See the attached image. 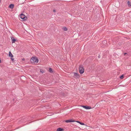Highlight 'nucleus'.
I'll return each mask as SVG.
<instances>
[{
	"label": "nucleus",
	"instance_id": "2",
	"mask_svg": "<svg viewBox=\"0 0 131 131\" xmlns=\"http://www.w3.org/2000/svg\"><path fill=\"white\" fill-rule=\"evenodd\" d=\"M31 61L32 63H37L38 61V60L36 58L33 57L31 59Z\"/></svg>",
	"mask_w": 131,
	"mask_h": 131
},
{
	"label": "nucleus",
	"instance_id": "16",
	"mask_svg": "<svg viewBox=\"0 0 131 131\" xmlns=\"http://www.w3.org/2000/svg\"><path fill=\"white\" fill-rule=\"evenodd\" d=\"M40 71L41 72H42V73L43 72L42 71H41V70H40Z\"/></svg>",
	"mask_w": 131,
	"mask_h": 131
},
{
	"label": "nucleus",
	"instance_id": "15",
	"mask_svg": "<svg viewBox=\"0 0 131 131\" xmlns=\"http://www.w3.org/2000/svg\"><path fill=\"white\" fill-rule=\"evenodd\" d=\"M123 77H124V75H122L120 77V78L122 79H123Z\"/></svg>",
	"mask_w": 131,
	"mask_h": 131
},
{
	"label": "nucleus",
	"instance_id": "1",
	"mask_svg": "<svg viewBox=\"0 0 131 131\" xmlns=\"http://www.w3.org/2000/svg\"><path fill=\"white\" fill-rule=\"evenodd\" d=\"M79 71L80 74H82L84 72V69L83 66H80L79 67Z\"/></svg>",
	"mask_w": 131,
	"mask_h": 131
},
{
	"label": "nucleus",
	"instance_id": "4",
	"mask_svg": "<svg viewBox=\"0 0 131 131\" xmlns=\"http://www.w3.org/2000/svg\"><path fill=\"white\" fill-rule=\"evenodd\" d=\"M83 107L85 108L86 109H89L91 108V106H82Z\"/></svg>",
	"mask_w": 131,
	"mask_h": 131
},
{
	"label": "nucleus",
	"instance_id": "9",
	"mask_svg": "<svg viewBox=\"0 0 131 131\" xmlns=\"http://www.w3.org/2000/svg\"><path fill=\"white\" fill-rule=\"evenodd\" d=\"M64 129L63 128H58L57 129V131H63Z\"/></svg>",
	"mask_w": 131,
	"mask_h": 131
},
{
	"label": "nucleus",
	"instance_id": "3",
	"mask_svg": "<svg viewBox=\"0 0 131 131\" xmlns=\"http://www.w3.org/2000/svg\"><path fill=\"white\" fill-rule=\"evenodd\" d=\"M20 18L24 20L25 18V16L23 14H21L20 15Z\"/></svg>",
	"mask_w": 131,
	"mask_h": 131
},
{
	"label": "nucleus",
	"instance_id": "21",
	"mask_svg": "<svg viewBox=\"0 0 131 131\" xmlns=\"http://www.w3.org/2000/svg\"><path fill=\"white\" fill-rule=\"evenodd\" d=\"M1 60L0 59V63H1Z\"/></svg>",
	"mask_w": 131,
	"mask_h": 131
},
{
	"label": "nucleus",
	"instance_id": "20",
	"mask_svg": "<svg viewBox=\"0 0 131 131\" xmlns=\"http://www.w3.org/2000/svg\"><path fill=\"white\" fill-rule=\"evenodd\" d=\"M22 60H25V59H24V58H23V59H22Z\"/></svg>",
	"mask_w": 131,
	"mask_h": 131
},
{
	"label": "nucleus",
	"instance_id": "10",
	"mask_svg": "<svg viewBox=\"0 0 131 131\" xmlns=\"http://www.w3.org/2000/svg\"><path fill=\"white\" fill-rule=\"evenodd\" d=\"M9 57H13L14 56L11 53L10 51L9 52Z\"/></svg>",
	"mask_w": 131,
	"mask_h": 131
},
{
	"label": "nucleus",
	"instance_id": "14",
	"mask_svg": "<svg viewBox=\"0 0 131 131\" xmlns=\"http://www.w3.org/2000/svg\"><path fill=\"white\" fill-rule=\"evenodd\" d=\"M63 29L64 31H67V29L66 27L63 28Z\"/></svg>",
	"mask_w": 131,
	"mask_h": 131
},
{
	"label": "nucleus",
	"instance_id": "8",
	"mask_svg": "<svg viewBox=\"0 0 131 131\" xmlns=\"http://www.w3.org/2000/svg\"><path fill=\"white\" fill-rule=\"evenodd\" d=\"M14 5L12 4H10L9 6V7L11 9H13L14 7Z\"/></svg>",
	"mask_w": 131,
	"mask_h": 131
},
{
	"label": "nucleus",
	"instance_id": "18",
	"mask_svg": "<svg viewBox=\"0 0 131 131\" xmlns=\"http://www.w3.org/2000/svg\"><path fill=\"white\" fill-rule=\"evenodd\" d=\"M127 54V53H124V55H125V54Z\"/></svg>",
	"mask_w": 131,
	"mask_h": 131
},
{
	"label": "nucleus",
	"instance_id": "12",
	"mask_svg": "<svg viewBox=\"0 0 131 131\" xmlns=\"http://www.w3.org/2000/svg\"><path fill=\"white\" fill-rule=\"evenodd\" d=\"M131 3L129 1H128L127 2V4L128 6L129 7H130L131 6Z\"/></svg>",
	"mask_w": 131,
	"mask_h": 131
},
{
	"label": "nucleus",
	"instance_id": "11",
	"mask_svg": "<svg viewBox=\"0 0 131 131\" xmlns=\"http://www.w3.org/2000/svg\"><path fill=\"white\" fill-rule=\"evenodd\" d=\"M76 122L77 123H79L80 124L82 125H85V124H84V123H81V122H80L79 121H76Z\"/></svg>",
	"mask_w": 131,
	"mask_h": 131
},
{
	"label": "nucleus",
	"instance_id": "6",
	"mask_svg": "<svg viewBox=\"0 0 131 131\" xmlns=\"http://www.w3.org/2000/svg\"><path fill=\"white\" fill-rule=\"evenodd\" d=\"M74 76L77 78L79 77V75L77 73H74Z\"/></svg>",
	"mask_w": 131,
	"mask_h": 131
},
{
	"label": "nucleus",
	"instance_id": "13",
	"mask_svg": "<svg viewBox=\"0 0 131 131\" xmlns=\"http://www.w3.org/2000/svg\"><path fill=\"white\" fill-rule=\"evenodd\" d=\"M49 71L51 73L52 72V69L51 68H49Z\"/></svg>",
	"mask_w": 131,
	"mask_h": 131
},
{
	"label": "nucleus",
	"instance_id": "7",
	"mask_svg": "<svg viewBox=\"0 0 131 131\" xmlns=\"http://www.w3.org/2000/svg\"><path fill=\"white\" fill-rule=\"evenodd\" d=\"M11 39L12 40V43H15L16 41V39L14 38L13 37H11Z\"/></svg>",
	"mask_w": 131,
	"mask_h": 131
},
{
	"label": "nucleus",
	"instance_id": "19",
	"mask_svg": "<svg viewBox=\"0 0 131 131\" xmlns=\"http://www.w3.org/2000/svg\"><path fill=\"white\" fill-rule=\"evenodd\" d=\"M55 11H55V10H53V12H55Z\"/></svg>",
	"mask_w": 131,
	"mask_h": 131
},
{
	"label": "nucleus",
	"instance_id": "17",
	"mask_svg": "<svg viewBox=\"0 0 131 131\" xmlns=\"http://www.w3.org/2000/svg\"><path fill=\"white\" fill-rule=\"evenodd\" d=\"M11 60H12L13 61L14 60V59L13 58H11Z\"/></svg>",
	"mask_w": 131,
	"mask_h": 131
},
{
	"label": "nucleus",
	"instance_id": "5",
	"mask_svg": "<svg viewBox=\"0 0 131 131\" xmlns=\"http://www.w3.org/2000/svg\"><path fill=\"white\" fill-rule=\"evenodd\" d=\"M74 122V121L71 119L66 120L65 121V122L67 123L73 122Z\"/></svg>",
	"mask_w": 131,
	"mask_h": 131
}]
</instances>
